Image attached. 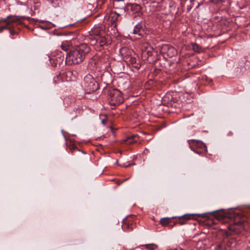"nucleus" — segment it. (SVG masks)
Listing matches in <instances>:
<instances>
[{"label": "nucleus", "mask_w": 250, "mask_h": 250, "mask_svg": "<svg viewBox=\"0 0 250 250\" xmlns=\"http://www.w3.org/2000/svg\"><path fill=\"white\" fill-rule=\"evenodd\" d=\"M215 216L222 223H229L228 229L235 233H239L244 228L245 222L239 220L240 214L233 211L217 213Z\"/></svg>", "instance_id": "1"}, {"label": "nucleus", "mask_w": 250, "mask_h": 250, "mask_svg": "<svg viewBox=\"0 0 250 250\" xmlns=\"http://www.w3.org/2000/svg\"><path fill=\"white\" fill-rule=\"evenodd\" d=\"M90 51V47L86 44L80 45L70 50L67 53L65 62L69 64H78L82 62L85 58V55Z\"/></svg>", "instance_id": "2"}, {"label": "nucleus", "mask_w": 250, "mask_h": 250, "mask_svg": "<svg viewBox=\"0 0 250 250\" xmlns=\"http://www.w3.org/2000/svg\"><path fill=\"white\" fill-rule=\"evenodd\" d=\"M190 149L199 155H204L207 152L206 145L201 141L191 139L188 141Z\"/></svg>", "instance_id": "3"}, {"label": "nucleus", "mask_w": 250, "mask_h": 250, "mask_svg": "<svg viewBox=\"0 0 250 250\" xmlns=\"http://www.w3.org/2000/svg\"><path fill=\"white\" fill-rule=\"evenodd\" d=\"M109 102L111 105H117L122 104L124 99L121 91L117 89H110L108 91Z\"/></svg>", "instance_id": "4"}, {"label": "nucleus", "mask_w": 250, "mask_h": 250, "mask_svg": "<svg viewBox=\"0 0 250 250\" xmlns=\"http://www.w3.org/2000/svg\"><path fill=\"white\" fill-rule=\"evenodd\" d=\"M83 86L88 93L97 90L99 87L95 79L91 75H87L83 80Z\"/></svg>", "instance_id": "5"}, {"label": "nucleus", "mask_w": 250, "mask_h": 250, "mask_svg": "<svg viewBox=\"0 0 250 250\" xmlns=\"http://www.w3.org/2000/svg\"><path fill=\"white\" fill-rule=\"evenodd\" d=\"M91 38L92 39L90 40L89 42L91 45H97L103 47L104 45H109L111 42L110 37L106 35L105 33L104 36H101L96 38H93L92 37Z\"/></svg>", "instance_id": "6"}, {"label": "nucleus", "mask_w": 250, "mask_h": 250, "mask_svg": "<svg viewBox=\"0 0 250 250\" xmlns=\"http://www.w3.org/2000/svg\"><path fill=\"white\" fill-rule=\"evenodd\" d=\"M105 33V27L102 24L95 25L93 28L89 31V41L93 38H96L101 36H104Z\"/></svg>", "instance_id": "7"}, {"label": "nucleus", "mask_w": 250, "mask_h": 250, "mask_svg": "<svg viewBox=\"0 0 250 250\" xmlns=\"http://www.w3.org/2000/svg\"><path fill=\"white\" fill-rule=\"evenodd\" d=\"M161 53L163 55L164 58L167 59L176 56L177 51L173 47L168 44L164 45L161 49Z\"/></svg>", "instance_id": "8"}, {"label": "nucleus", "mask_w": 250, "mask_h": 250, "mask_svg": "<svg viewBox=\"0 0 250 250\" xmlns=\"http://www.w3.org/2000/svg\"><path fill=\"white\" fill-rule=\"evenodd\" d=\"M48 58L51 65L53 66L61 64L64 60V56L62 52L58 51L54 53L51 57L48 56Z\"/></svg>", "instance_id": "9"}, {"label": "nucleus", "mask_w": 250, "mask_h": 250, "mask_svg": "<svg viewBox=\"0 0 250 250\" xmlns=\"http://www.w3.org/2000/svg\"><path fill=\"white\" fill-rule=\"evenodd\" d=\"M119 17V15L115 12H109L104 17V20L108 22L109 25L113 27L117 26V21Z\"/></svg>", "instance_id": "10"}, {"label": "nucleus", "mask_w": 250, "mask_h": 250, "mask_svg": "<svg viewBox=\"0 0 250 250\" xmlns=\"http://www.w3.org/2000/svg\"><path fill=\"white\" fill-rule=\"evenodd\" d=\"M197 214H186L185 215L177 217L179 218L178 222H174V225L179 223L180 225H183L186 224L188 220L194 218V217Z\"/></svg>", "instance_id": "11"}, {"label": "nucleus", "mask_w": 250, "mask_h": 250, "mask_svg": "<svg viewBox=\"0 0 250 250\" xmlns=\"http://www.w3.org/2000/svg\"><path fill=\"white\" fill-rule=\"evenodd\" d=\"M208 242L209 240L208 239H204L202 240H199L197 242L196 246L199 249H205L206 246L207 245Z\"/></svg>", "instance_id": "12"}, {"label": "nucleus", "mask_w": 250, "mask_h": 250, "mask_svg": "<svg viewBox=\"0 0 250 250\" xmlns=\"http://www.w3.org/2000/svg\"><path fill=\"white\" fill-rule=\"evenodd\" d=\"M142 31H143V27H142V24L138 23L136 25V26H135V27L134 28V30L133 31V34H138L139 36H141Z\"/></svg>", "instance_id": "13"}, {"label": "nucleus", "mask_w": 250, "mask_h": 250, "mask_svg": "<svg viewBox=\"0 0 250 250\" xmlns=\"http://www.w3.org/2000/svg\"><path fill=\"white\" fill-rule=\"evenodd\" d=\"M236 245L235 240L233 238H231L227 242L226 245L225 247V250H230V248H232Z\"/></svg>", "instance_id": "14"}, {"label": "nucleus", "mask_w": 250, "mask_h": 250, "mask_svg": "<svg viewBox=\"0 0 250 250\" xmlns=\"http://www.w3.org/2000/svg\"><path fill=\"white\" fill-rule=\"evenodd\" d=\"M9 23L6 19H0V32H2L5 28L8 26Z\"/></svg>", "instance_id": "15"}, {"label": "nucleus", "mask_w": 250, "mask_h": 250, "mask_svg": "<svg viewBox=\"0 0 250 250\" xmlns=\"http://www.w3.org/2000/svg\"><path fill=\"white\" fill-rule=\"evenodd\" d=\"M123 80L120 79V81H118V86L122 89L125 90L129 87V82L127 81H126L125 82H123Z\"/></svg>", "instance_id": "16"}, {"label": "nucleus", "mask_w": 250, "mask_h": 250, "mask_svg": "<svg viewBox=\"0 0 250 250\" xmlns=\"http://www.w3.org/2000/svg\"><path fill=\"white\" fill-rule=\"evenodd\" d=\"M176 218V217H175V216L172 217L171 218H168V217L163 218L160 220V224L161 225H162L163 226L167 225H169V224L171 222V219Z\"/></svg>", "instance_id": "17"}, {"label": "nucleus", "mask_w": 250, "mask_h": 250, "mask_svg": "<svg viewBox=\"0 0 250 250\" xmlns=\"http://www.w3.org/2000/svg\"><path fill=\"white\" fill-rule=\"evenodd\" d=\"M192 49L194 51L196 52L197 53H200L202 51L201 47L196 43H193L192 45Z\"/></svg>", "instance_id": "18"}, {"label": "nucleus", "mask_w": 250, "mask_h": 250, "mask_svg": "<svg viewBox=\"0 0 250 250\" xmlns=\"http://www.w3.org/2000/svg\"><path fill=\"white\" fill-rule=\"evenodd\" d=\"M61 47L62 49L64 51H67L69 49V45L66 42H62L61 45Z\"/></svg>", "instance_id": "19"}, {"label": "nucleus", "mask_w": 250, "mask_h": 250, "mask_svg": "<svg viewBox=\"0 0 250 250\" xmlns=\"http://www.w3.org/2000/svg\"><path fill=\"white\" fill-rule=\"evenodd\" d=\"M145 249H147L148 250H157V247L156 245L153 244H147L144 247Z\"/></svg>", "instance_id": "20"}, {"label": "nucleus", "mask_w": 250, "mask_h": 250, "mask_svg": "<svg viewBox=\"0 0 250 250\" xmlns=\"http://www.w3.org/2000/svg\"><path fill=\"white\" fill-rule=\"evenodd\" d=\"M136 137H137L136 136L134 135V136H132L131 137V138H129L128 139L129 143H134L136 142L137 141L133 140V138H135Z\"/></svg>", "instance_id": "21"}, {"label": "nucleus", "mask_w": 250, "mask_h": 250, "mask_svg": "<svg viewBox=\"0 0 250 250\" xmlns=\"http://www.w3.org/2000/svg\"><path fill=\"white\" fill-rule=\"evenodd\" d=\"M222 247V244H218L216 246L214 250H220Z\"/></svg>", "instance_id": "22"}, {"label": "nucleus", "mask_w": 250, "mask_h": 250, "mask_svg": "<svg viewBox=\"0 0 250 250\" xmlns=\"http://www.w3.org/2000/svg\"><path fill=\"white\" fill-rule=\"evenodd\" d=\"M7 18H8V17H7V18H5V19L7 20V21H8V23H9V25H8V26H7L5 29H6V28H8V29H10L12 26H11V23H10V21H9L8 20Z\"/></svg>", "instance_id": "23"}, {"label": "nucleus", "mask_w": 250, "mask_h": 250, "mask_svg": "<svg viewBox=\"0 0 250 250\" xmlns=\"http://www.w3.org/2000/svg\"><path fill=\"white\" fill-rule=\"evenodd\" d=\"M10 33L11 35H14L17 34V32L13 30H10Z\"/></svg>", "instance_id": "24"}, {"label": "nucleus", "mask_w": 250, "mask_h": 250, "mask_svg": "<svg viewBox=\"0 0 250 250\" xmlns=\"http://www.w3.org/2000/svg\"><path fill=\"white\" fill-rule=\"evenodd\" d=\"M168 250H182V249L180 248H171L169 249Z\"/></svg>", "instance_id": "25"}, {"label": "nucleus", "mask_w": 250, "mask_h": 250, "mask_svg": "<svg viewBox=\"0 0 250 250\" xmlns=\"http://www.w3.org/2000/svg\"><path fill=\"white\" fill-rule=\"evenodd\" d=\"M130 165H125L124 164L123 165H119V166H121V167H128L130 166Z\"/></svg>", "instance_id": "26"}, {"label": "nucleus", "mask_w": 250, "mask_h": 250, "mask_svg": "<svg viewBox=\"0 0 250 250\" xmlns=\"http://www.w3.org/2000/svg\"><path fill=\"white\" fill-rule=\"evenodd\" d=\"M101 122H102V124L105 125L106 123V121L103 119V120H102Z\"/></svg>", "instance_id": "27"}, {"label": "nucleus", "mask_w": 250, "mask_h": 250, "mask_svg": "<svg viewBox=\"0 0 250 250\" xmlns=\"http://www.w3.org/2000/svg\"><path fill=\"white\" fill-rule=\"evenodd\" d=\"M135 6L136 7V9H137V10H140V7L139 5H136Z\"/></svg>", "instance_id": "28"}, {"label": "nucleus", "mask_w": 250, "mask_h": 250, "mask_svg": "<svg viewBox=\"0 0 250 250\" xmlns=\"http://www.w3.org/2000/svg\"><path fill=\"white\" fill-rule=\"evenodd\" d=\"M40 28H42V29H45V28H44L43 26H40Z\"/></svg>", "instance_id": "29"}, {"label": "nucleus", "mask_w": 250, "mask_h": 250, "mask_svg": "<svg viewBox=\"0 0 250 250\" xmlns=\"http://www.w3.org/2000/svg\"><path fill=\"white\" fill-rule=\"evenodd\" d=\"M226 236L228 237L229 236V233L228 232H226Z\"/></svg>", "instance_id": "30"}, {"label": "nucleus", "mask_w": 250, "mask_h": 250, "mask_svg": "<svg viewBox=\"0 0 250 250\" xmlns=\"http://www.w3.org/2000/svg\"><path fill=\"white\" fill-rule=\"evenodd\" d=\"M229 135H232V133L231 132H229Z\"/></svg>", "instance_id": "31"}, {"label": "nucleus", "mask_w": 250, "mask_h": 250, "mask_svg": "<svg viewBox=\"0 0 250 250\" xmlns=\"http://www.w3.org/2000/svg\"><path fill=\"white\" fill-rule=\"evenodd\" d=\"M77 116V115H75V117H74V118L76 117Z\"/></svg>", "instance_id": "32"}]
</instances>
